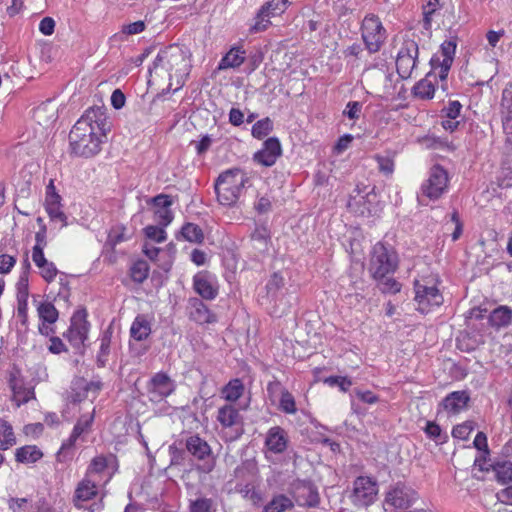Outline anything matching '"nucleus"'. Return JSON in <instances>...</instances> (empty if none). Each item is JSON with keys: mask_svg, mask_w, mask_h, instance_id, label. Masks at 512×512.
<instances>
[{"mask_svg": "<svg viewBox=\"0 0 512 512\" xmlns=\"http://www.w3.org/2000/svg\"><path fill=\"white\" fill-rule=\"evenodd\" d=\"M361 37L370 54L378 52L386 41L387 33L379 17L367 15L362 21Z\"/></svg>", "mask_w": 512, "mask_h": 512, "instance_id": "obj_7", "label": "nucleus"}, {"mask_svg": "<svg viewBox=\"0 0 512 512\" xmlns=\"http://www.w3.org/2000/svg\"><path fill=\"white\" fill-rule=\"evenodd\" d=\"M62 198L59 193L56 191V187L54 185V180L50 179L48 185L46 186L45 193V205H55L61 204Z\"/></svg>", "mask_w": 512, "mask_h": 512, "instance_id": "obj_54", "label": "nucleus"}, {"mask_svg": "<svg viewBox=\"0 0 512 512\" xmlns=\"http://www.w3.org/2000/svg\"><path fill=\"white\" fill-rule=\"evenodd\" d=\"M281 153L279 140L276 137H270L263 143V148L254 154L253 159L258 164L270 167L275 164Z\"/></svg>", "mask_w": 512, "mask_h": 512, "instance_id": "obj_18", "label": "nucleus"}, {"mask_svg": "<svg viewBox=\"0 0 512 512\" xmlns=\"http://www.w3.org/2000/svg\"><path fill=\"white\" fill-rule=\"evenodd\" d=\"M269 239L270 233L264 226L257 227L252 234V240L258 244L257 248L260 250L267 249Z\"/></svg>", "mask_w": 512, "mask_h": 512, "instance_id": "obj_46", "label": "nucleus"}, {"mask_svg": "<svg viewBox=\"0 0 512 512\" xmlns=\"http://www.w3.org/2000/svg\"><path fill=\"white\" fill-rule=\"evenodd\" d=\"M89 323L86 314L78 311L71 318V325L67 332V338L74 347H80L87 339Z\"/></svg>", "mask_w": 512, "mask_h": 512, "instance_id": "obj_16", "label": "nucleus"}, {"mask_svg": "<svg viewBox=\"0 0 512 512\" xmlns=\"http://www.w3.org/2000/svg\"><path fill=\"white\" fill-rule=\"evenodd\" d=\"M245 54V51L241 50L240 47L231 48L221 59L218 69L224 70L239 67L245 60Z\"/></svg>", "mask_w": 512, "mask_h": 512, "instance_id": "obj_28", "label": "nucleus"}, {"mask_svg": "<svg viewBox=\"0 0 512 512\" xmlns=\"http://www.w3.org/2000/svg\"><path fill=\"white\" fill-rule=\"evenodd\" d=\"M37 312L42 322L53 324L58 319V311L55 306L50 302H43L37 306Z\"/></svg>", "mask_w": 512, "mask_h": 512, "instance_id": "obj_38", "label": "nucleus"}, {"mask_svg": "<svg viewBox=\"0 0 512 512\" xmlns=\"http://www.w3.org/2000/svg\"><path fill=\"white\" fill-rule=\"evenodd\" d=\"M415 298L421 313H428L431 308L443 303V296L434 283V279H421L414 282Z\"/></svg>", "mask_w": 512, "mask_h": 512, "instance_id": "obj_6", "label": "nucleus"}, {"mask_svg": "<svg viewBox=\"0 0 512 512\" xmlns=\"http://www.w3.org/2000/svg\"><path fill=\"white\" fill-rule=\"evenodd\" d=\"M293 507V502L287 496L280 494L275 496L267 505L264 506L262 512H283Z\"/></svg>", "mask_w": 512, "mask_h": 512, "instance_id": "obj_36", "label": "nucleus"}, {"mask_svg": "<svg viewBox=\"0 0 512 512\" xmlns=\"http://www.w3.org/2000/svg\"><path fill=\"white\" fill-rule=\"evenodd\" d=\"M102 388L100 381H87L84 378H78L73 381L69 398L72 402L78 403L90 396L95 398Z\"/></svg>", "mask_w": 512, "mask_h": 512, "instance_id": "obj_17", "label": "nucleus"}, {"mask_svg": "<svg viewBox=\"0 0 512 512\" xmlns=\"http://www.w3.org/2000/svg\"><path fill=\"white\" fill-rule=\"evenodd\" d=\"M270 396L280 391L279 409L285 414H295L297 412L296 402L293 395L281 386L279 382H270L267 386Z\"/></svg>", "mask_w": 512, "mask_h": 512, "instance_id": "obj_21", "label": "nucleus"}, {"mask_svg": "<svg viewBox=\"0 0 512 512\" xmlns=\"http://www.w3.org/2000/svg\"><path fill=\"white\" fill-rule=\"evenodd\" d=\"M55 28V21L51 17H44L39 24V31L48 36L53 34Z\"/></svg>", "mask_w": 512, "mask_h": 512, "instance_id": "obj_63", "label": "nucleus"}, {"mask_svg": "<svg viewBox=\"0 0 512 512\" xmlns=\"http://www.w3.org/2000/svg\"><path fill=\"white\" fill-rule=\"evenodd\" d=\"M185 448L193 457L203 464L199 465L197 469L203 473H210L215 466V461L212 458V451L209 444L199 435H191L185 440Z\"/></svg>", "mask_w": 512, "mask_h": 512, "instance_id": "obj_9", "label": "nucleus"}, {"mask_svg": "<svg viewBox=\"0 0 512 512\" xmlns=\"http://www.w3.org/2000/svg\"><path fill=\"white\" fill-rule=\"evenodd\" d=\"M363 104L358 101H349L343 110V116L351 119L358 120L362 113Z\"/></svg>", "mask_w": 512, "mask_h": 512, "instance_id": "obj_52", "label": "nucleus"}, {"mask_svg": "<svg viewBox=\"0 0 512 512\" xmlns=\"http://www.w3.org/2000/svg\"><path fill=\"white\" fill-rule=\"evenodd\" d=\"M17 300H28L29 297V278L27 270H23L16 283Z\"/></svg>", "mask_w": 512, "mask_h": 512, "instance_id": "obj_45", "label": "nucleus"}, {"mask_svg": "<svg viewBox=\"0 0 512 512\" xmlns=\"http://www.w3.org/2000/svg\"><path fill=\"white\" fill-rule=\"evenodd\" d=\"M247 181V174L239 168L221 173L214 185L218 202L224 206L235 204Z\"/></svg>", "mask_w": 512, "mask_h": 512, "instance_id": "obj_3", "label": "nucleus"}, {"mask_svg": "<svg viewBox=\"0 0 512 512\" xmlns=\"http://www.w3.org/2000/svg\"><path fill=\"white\" fill-rule=\"evenodd\" d=\"M283 285H284V277L279 272L273 273V275L271 276V278L269 279V281L266 285L268 294H271L273 296L276 295L278 290L280 288H282Z\"/></svg>", "mask_w": 512, "mask_h": 512, "instance_id": "obj_55", "label": "nucleus"}, {"mask_svg": "<svg viewBox=\"0 0 512 512\" xmlns=\"http://www.w3.org/2000/svg\"><path fill=\"white\" fill-rule=\"evenodd\" d=\"M145 235L148 239L157 243L164 242L166 240V232L162 227L150 225L144 229Z\"/></svg>", "mask_w": 512, "mask_h": 512, "instance_id": "obj_53", "label": "nucleus"}, {"mask_svg": "<svg viewBox=\"0 0 512 512\" xmlns=\"http://www.w3.org/2000/svg\"><path fill=\"white\" fill-rule=\"evenodd\" d=\"M417 493L404 483L398 482L386 493L385 501L395 508H407L416 500Z\"/></svg>", "mask_w": 512, "mask_h": 512, "instance_id": "obj_14", "label": "nucleus"}, {"mask_svg": "<svg viewBox=\"0 0 512 512\" xmlns=\"http://www.w3.org/2000/svg\"><path fill=\"white\" fill-rule=\"evenodd\" d=\"M419 47L413 39H404L397 53L396 69L402 79L411 78L417 67Z\"/></svg>", "mask_w": 512, "mask_h": 512, "instance_id": "obj_8", "label": "nucleus"}, {"mask_svg": "<svg viewBox=\"0 0 512 512\" xmlns=\"http://www.w3.org/2000/svg\"><path fill=\"white\" fill-rule=\"evenodd\" d=\"M375 158L378 163V168L382 173L386 175H391L393 173L394 161L390 157L377 155Z\"/></svg>", "mask_w": 512, "mask_h": 512, "instance_id": "obj_57", "label": "nucleus"}, {"mask_svg": "<svg viewBox=\"0 0 512 512\" xmlns=\"http://www.w3.org/2000/svg\"><path fill=\"white\" fill-rule=\"evenodd\" d=\"M190 512H210L212 500L208 498H198L190 501Z\"/></svg>", "mask_w": 512, "mask_h": 512, "instance_id": "obj_56", "label": "nucleus"}, {"mask_svg": "<svg viewBox=\"0 0 512 512\" xmlns=\"http://www.w3.org/2000/svg\"><path fill=\"white\" fill-rule=\"evenodd\" d=\"M273 129V122L269 117L257 121L252 126V136L257 139L266 137Z\"/></svg>", "mask_w": 512, "mask_h": 512, "instance_id": "obj_41", "label": "nucleus"}, {"mask_svg": "<svg viewBox=\"0 0 512 512\" xmlns=\"http://www.w3.org/2000/svg\"><path fill=\"white\" fill-rule=\"evenodd\" d=\"M192 310L190 318L198 324H209L216 322V316L209 308L197 298L191 300Z\"/></svg>", "mask_w": 512, "mask_h": 512, "instance_id": "obj_23", "label": "nucleus"}, {"mask_svg": "<svg viewBox=\"0 0 512 512\" xmlns=\"http://www.w3.org/2000/svg\"><path fill=\"white\" fill-rule=\"evenodd\" d=\"M11 390L13 392V401L18 407L27 403L31 398L34 397V391L32 389L25 388L23 381L19 384L14 383Z\"/></svg>", "mask_w": 512, "mask_h": 512, "instance_id": "obj_39", "label": "nucleus"}, {"mask_svg": "<svg viewBox=\"0 0 512 512\" xmlns=\"http://www.w3.org/2000/svg\"><path fill=\"white\" fill-rule=\"evenodd\" d=\"M492 469L496 473L498 482L501 484L512 483V462H496L492 465Z\"/></svg>", "mask_w": 512, "mask_h": 512, "instance_id": "obj_35", "label": "nucleus"}, {"mask_svg": "<svg viewBox=\"0 0 512 512\" xmlns=\"http://www.w3.org/2000/svg\"><path fill=\"white\" fill-rule=\"evenodd\" d=\"M501 108L503 129L510 140V136H512V81L502 92Z\"/></svg>", "mask_w": 512, "mask_h": 512, "instance_id": "obj_22", "label": "nucleus"}, {"mask_svg": "<svg viewBox=\"0 0 512 512\" xmlns=\"http://www.w3.org/2000/svg\"><path fill=\"white\" fill-rule=\"evenodd\" d=\"M170 466H182L186 460V452L175 444L169 446Z\"/></svg>", "mask_w": 512, "mask_h": 512, "instance_id": "obj_51", "label": "nucleus"}, {"mask_svg": "<svg viewBox=\"0 0 512 512\" xmlns=\"http://www.w3.org/2000/svg\"><path fill=\"white\" fill-rule=\"evenodd\" d=\"M93 420L94 410L89 414L82 415L75 424L69 439L62 444V449H68L72 447L75 444L76 440L89 429Z\"/></svg>", "mask_w": 512, "mask_h": 512, "instance_id": "obj_27", "label": "nucleus"}, {"mask_svg": "<svg viewBox=\"0 0 512 512\" xmlns=\"http://www.w3.org/2000/svg\"><path fill=\"white\" fill-rule=\"evenodd\" d=\"M45 210L51 221H60L62 227L67 226V216L62 210V204L45 205Z\"/></svg>", "mask_w": 512, "mask_h": 512, "instance_id": "obj_47", "label": "nucleus"}, {"mask_svg": "<svg viewBox=\"0 0 512 512\" xmlns=\"http://www.w3.org/2000/svg\"><path fill=\"white\" fill-rule=\"evenodd\" d=\"M151 333V323L144 315H138L130 328V335L136 341L145 340Z\"/></svg>", "mask_w": 512, "mask_h": 512, "instance_id": "obj_29", "label": "nucleus"}, {"mask_svg": "<svg viewBox=\"0 0 512 512\" xmlns=\"http://www.w3.org/2000/svg\"><path fill=\"white\" fill-rule=\"evenodd\" d=\"M289 0H270L261 6L255 17V24L251 30L253 32H260L267 29L270 24V18L282 14L287 6Z\"/></svg>", "mask_w": 512, "mask_h": 512, "instance_id": "obj_13", "label": "nucleus"}, {"mask_svg": "<svg viewBox=\"0 0 512 512\" xmlns=\"http://www.w3.org/2000/svg\"><path fill=\"white\" fill-rule=\"evenodd\" d=\"M469 399L465 391H455L447 395L442 404L446 411L456 414L466 408Z\"/></svg>", "mask_w": 512, "mask_h": 512, "instance_id": "obj_24", "label": "nucleus"}, {"mask_svg": "<svg viewBox=\"0 0 512 512\" xmlns=\"http://www.w3.org/2000/svg\"><path fill=\"white\" fill-rule=\"evenodd\" d=\"M448 182L447 171L440 165H434L429 171L428 178L421 185L418 202L426 205V198L432 201L439 199L447 191Z\"/></svg>", "mask_w": 512, "mask_h": 512, "instance_id": "obj_4", "label": "nucleus"}, {"mask_svg": "<svg viewBox=\"0 0 512 512\" xmlns=\"http://www.w3.org/2000/svg\"><path fill=\"white\" fill-rule=\"evenodd\" d=\"M109 129L102 107H90L76 122L69 133L72 152L77 156L91 157L100 151L101 137Z\"/></svg>", "mask_w": 512, "mask_h": 512, "instance_id": "obj_1", "label": "nucleus"}, {"mask_svg": "<svg viewBox=\"0 0 512 512\" xmlns=\"http://www.w3.org/2000/svg\"><path fill=\"white\" fill-rule=\"evenodd\" d=\"M108 467V458L100 455L92 459L87 470V476L91 474H100Z\"/></svg>", "mask_w": 512, "mask_h": 512, "instance_id": "obj_49", "label": "nucleus"}, {"mask_svg": "<svg viewBox=\"0 0 512 512\" xmlns=\"http://www.w3.org/2000/svg\"><path fill=\"white\" fill-rule=\"evenodd\" d=\"M152 202L156 209H168L172 205L171 197L165 194L155 196Z\"/></svg>", "mask_w": 512, "mask_h": 512, "instance_id": "obj_64", "label": "nucleus"}, {"mask_svg": "<svg viewBox=\"0 0 512 512\" xmlns=\"http://www.w3.org/2000/svg\"><path fill=\"white\" fill-rule=\"evenodd\" d=\"M291 490L298 505L315 507L319 504L318 491L310 481L296 480L292 483Z\"/></svg>", "mask_w": 512, "mask_h": 512, "instance_id": "obj_15", "label": "nucleus"}, {"mask_svg": "<svg viewBox=\"0 0 512 512\" xmlns=\"http://www.w3.org/2000/svg\"><path fill=\"white\" fill-rule=\"evenodd\" d=\"M39 269H40V274L43 277V279L49 283L55 279V277L58 273V270H57L56 266L54 265V263L49 262V261L45 265L40 267Z\"/></svg>", "mask_w": 512, "mask_h": 512, "instance_id": "obj_59", "label": "nucleus"}, {"mask_svg": "<svg viewBox=\"0 0 512 512\" xmlns=\"http://www.w3.org/2000/svg\"><path fill=\"white\" fill-rule=\"evenodd\" d=\"M462 105L459 101H450L448 106L443 108L442 112L447 118L457 119L460 116Z\"/></svg>", "mask_w": 512, "mask_h": 512, "instance_id": "obj_60", "label": "nucleus"}, {"mask_svg": "<svg viewBox=\"0 0 512 512\" xmlns=\"http://www.w3.org/2000/svg\"><path fill=\"white\" fill-rule=\"evenodd\" d=\"M174 381L165 373H156L147 383V396L153 403H160L175 391Z\"/></svg>", "mask_w": 512, "mask_h": 512, "instance_id": "obj_11", "label": "nucleus"}, {"mask_svg": "<svg viewBox=\"0 0 512 512\" xmlns=\"http://www.w3.org/2000/svg\"><path fill=\"white\" fill-rule=\"evenodd\" d=\"M457 42L455 38L445 40L440 46V54L434 55L431 60V67L438 70V77L441 81L446 80L448 72L454 60Z\"/></svg>", "mask_w": 512, "mask_h": 512, "instance_id": "obj_10", "label": "nucleus"}, {"mask_svg": "<svg viewBox=\"0 0 512 512\" xmlns=\"http://www.w3.org/2000/svg\"><path fill=\"white\" fill-rule=\"evenodd\" d=\"M288 442V434L282 427L274 426L267 431L265 446L270 452L283 453L287 449Z\"/></svg>", "mask_w": 512, "mask_h": 512, "instance_id": "obj_20", "label": "nucleus"}, {"mask_svg": "<svg viewBox=\"0 0 512 512\" xmlns=\"http://www.w3.org/2000/svg\"><path fill=\"white\" fill-rule=\"evenodd\" d=\"M43 456L42 452L32 445H27L16 450V460L21 463H33Z\"/></svg>", "mask_w": 512, "mask_h": 512, "instance_id": "obj_33", "label": "nucleus"}, {"mask_svg": "<svg viewBox=\"0 0 512 512\" xmlns=\"http://www.w3.org/2000/svg\"><path fill=\"white\" fill-rule=\"evenodd\" d=\"M193 285L195 291L206 300H213L218 295L216 279L206 272L196 274Z\"/></svg>", "mask_w": 512, "mask_h": 512, "instance_id": "obj_19", "label": "nucleus"}, {"mask_svg": "<svg viewBox=\"0 0 512 512\" xmlns=\"http://www.w3.org/2000/svg\"><path fill=\"white\" fill-rule=\"evenodd\" d=\"M415 96L421 99H432L435 93L433 83L428 79L419 81L413 88Z\"/></svg>", "mask_w": 512, "mask_h": 512, "instance_id": "obj_40", "label": "nucleus"}, {"mask_svg": "<svg viewBox=\"0 0 512 512\" xmlns=\"http://www.w3.org/2000/svg\"><path fill=\"white\" fill-rule=\"evenodd\" d=\"M217 420L223 427H232L240 421L239 411L227 404L218 409Z\"/></svg>", "mask_w": 512, "mask_h": 512, "instance_id": "obj_30", "label": "nucleus"}, {"mask_svg": "<svg viewBox=\"0 0 512 512\" xmlns=\"http://www.w3.org/2000/svg\"><path fill=\"white\" fill-rule=\"evenodd\" d=\"M145 22L144 21H136L127 25H124L122 27V33L127 35H135L138 33H141L145 29Z\"/></svg>", "mask_w": 512, "mask_h": 512, "instance_id": "obj_62", "label": "nucleus"}, {"mask_svg": "<svg viewBox=\"0 0 512 512\" xmlns=\"http://www.w3.org/2000/svg\"><path fill=\"white\" fill-rule=\"evenodd\" d=\"M244 393V385L240 379L229 381L222 389L223 398L229 402L237 401Z\"/></svg>", "mask_w": 512, "mask_h": 512, "instance_id": "obj_32", "label": "nucleus"}, {"mask_svg": "<svg viewBox=\"0 0 512 512\" xmlns=\"http://www.w3.org/2000/svg\"><path fill=\"white\" fill-rule=\"evenodd\" d=\"M97 495V485L94 481L85 476L77 485L74 493V504L78 506L79 501H88Z\"/></svg>", "mask_w": 512, "mask_h": 512, "instance_id": "obj_25", "label": "nucleus"}, {"mask_svg": "<svg viewBox=\"0 0 512 512\" xmlns=\"http://www.w3.org/2000/svg\"><path fill=\"white\" fill-rule=\"evenodd\" d=\"M489 321L492 326H508L512 321V310L507 306H499L491 312Z\"/></svg>", "mask_w": 512, "mask_h": 512, "instance_id": "obj_31", "label": "nucleus"}, {"mask_svg": "<svg viewBox=\"0 0 512 512\" xmlns=\"http://www.w3.org/2000/svg\"><path fill=\"white\" fill-rule=\"evenodd\" d=\"M149 274V266L146 261L140 260L131 267V277L134 282L142 283Z\"/></svg>", "mask_w": 512, "mask_h": 512, "instance_id": "obj_43", "label": "nucleus"}, {"mask_svg": "<svg viewBox=\"0 0 512 512\" xmlns=\"http://www.w3.org/2000/svg\"><path fill=\"white\" fill-rule=\"evenodd\" d=\"M190 56L185 46L170 45L158 53L153 69L158 75L166 73L171 81L170 86L173 85L172 81H175V90H177L183 86L190 73L192 67Z\"/></svg>", "mask_w": 512, "mask_h": 512, "instance_id": "obj_2", "label": "nucleus"}, {"mask_svg": "<svg viewBox=\"0 0 512 512\" xmlns=\"http://www.w3.org/2000/svg\"><path fill=\"white\" fill-rule=\"evenodd\" d=\"M180 236L192 243H201L204 240L202 229L194 223H186L180 231Z\"/></svg>", "mask_w": 512, "mask_h": 512, "instance_id": "obj_34", "label": "nucleus"}, {"mask_svg": "<svg viewBox=\"0 0 512 512\" xmlns=\"http://www.w3.org/2000/svg\"><path fill=\"white\" fill-rule=\"evenodd\" d=\"M474 430V423L466 421L462 424L455 426L452 430V436L457 439L466 440L468 439L471 432Z\"/></svg>", "mask_w": 512, "mask_h": 512, "instance_id": "obj_50", "label": "nucleus"}, {"mask_svg": "<svg viewBox=\"0 0 512 512\" xmlns=\"http://www.w3.org/2000/svg\"><path fill=\"white\" fill-rule=\"evenodd\" d=\"M15 443L12 426L7 421L0 419V449L6 450Z\"/></svg>", "mask_w": 512, "mask_h": 512, "instance_id": "obj_37", "label": "nucleus"}, {"mask_svg": "<svg viewBox=\"0 0 512 512\" xmlns=\"http://www.w3.org/2000/svg\"><path fill=\"white\" fill-rule=\"evenodd\" d=\"M330 385H337L342 391H347L352 386V381L347 377L332 376L326 379Z\"/></svg>", "mask_w": 512, "mask_h": 512, "instance_id": "obj_61", "label": "nucleus"}, {"mask_svg": "<svg viewBox=\"0 0 512 512\" xmlns=\"http://www.w3.org/2000/svg\"><path fill=\"white\" fill-rule=\"evenodd\" d=\"M34 119L38 124L44 127H48L51 123H53L57 118V109L55 105L48 101L39 105L33 113Z\"/></svg>", "mask_w": 512, "mask_h": 512, "instance_id": "obj_26", "label": "nucleus"}, {"mask_svg": "<svg viewBox=\"0 0 512 512\" xmlns=\"http://www.w3.org/2000/svg\"><path fill=\"white\" fill-rule=\"evenodd\" d=\"M397 263V256L392 249L380 242L374 245L369 266V271L374 279L394 273Z\"/></svg>", "mask_w": 512, "mask_h": 512, "instance_id": "obj_5", "label": "nucleus"}, {"mask_svg": "<svg viewBox=\"0 0 512 512\" xmlns=\"http://www.w3.org/2000/svg\"><path fill=\"white\" fill-rule=\"evenodd\" d=\"M377 286L382 293L396 294L401 290V284L394 278L386 277L376 279Z\"/></svg>", "mask_w": 512, "mask_h": 512, "instance_id": "obj_44", "label": "nucleus"}, {"mask_svg": "<svg viewBox=\"0 0 512 512\" xmlns=\"http://www.w3.org/2000/svg\"><path fill=\"white\" fill-rule=\"evenodd\" d=\"M377 493V483L369 477L360 476L354 481L351 498L355 505L364 507L375 501Z\"/></svg>", "mask_w": 512, "mask_h": 512, "instance_id": "obj_12", "label": "nucleus"}, {"mask_svg": "<svg viewBox=\"0 0 512 512\" xmlns=\"http://www.w3.org/2000/svg\"><path fill=\"white\" fill-rule=\"evenodd\" d=\"M111 338L110 335L105 333L101 338L100 351L97 355V364L99 367H104L107 362V357L109 354Z\"/></svg>", "mask_w": 512, "mask_h": 512, "instance_id": "obj_48", "label": "nucleus"}, {"mask_svg": "<svg viewBox=\"0 0 512 512\" xmlns=\"http://www.w3.org/2000/svg\"><path fill=\"white\" fill-rule=\"evenodd\" d=\"M425 432L429 438L435 441L436 444H443L448 440V435L443 433L440 426L435 422H427Z\"/></svg>", "mask_w": 512, "mask_h": 512, "instance_id": "obj_42", "label": "nucleus"}, {"mask_svg": "<svg viewBox=\"0 0 512 512\" xmlns=\"http://www.w3.org/2000/svg\"><path fill=\"white\" fill-rule=\"evenodd\" d=\"M155 220L159 225L166 227L173 220V213L168 209H155Z\"/></svg>", "mask_w": 512, "mask_h": 512, "instance_id": "obj_58", "label": "nucleus"}]
</instances>
